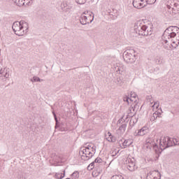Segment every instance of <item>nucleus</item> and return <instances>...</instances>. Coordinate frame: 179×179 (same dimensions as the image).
Here are the masks:
<instances>
[{"mask_svg": "<svg viewBox=\"0 0 179 179\" xmlns=\"http://www.w3.org/2000/svg\"><path fill=\"white\" fill-rule=\"evenodd\" d=\"M134 31L138 36H152V33H153V25L152 24L146 25L145 22L137 21L134 24Z\"/></svg>", "mask_w": 179, "mask_h": 179, "instance_id": "nucleus-1", "label": "nucleus"}, {"mask_svg": "<svg viewBox=\"0 0 179 179\" xmlns=\"http://www.w3.org/2000/svg\"><path fill=\"white\" fill-rule=\"evenodd\" d=\"M12 29L16 36H24L29 31V24L24 20L15 22L13 24Z\"/></svg>", "mask_w": 179, "mask_h": 179, "instance_id": "nucleus-2", "label": "nucleus"}, {"mask_svg": "<svg viewBox=\"0 0 179 179\" xmlns=\"http://www.w3.org/2000/svg\"><path fill=\"white\" fill-rule=\"evenodd\" d=\"M137 56L135 50L127 49L123 52V59L127 64H134L136 61Z\"/></svg>", "mask_w": 179, "mask_h": 179, "instance_id": "nucleus-3", "label": "nucleus"}, {"mask_svg": "<svg viewBox=\"0 0 179 179\" xmlns=\"http://www.w3.org/2000/svg\"><path fill=\"white\" fill-rule=\"evenodd\" d=\"M173 146V138L170 137H164L159 141V153H162L164 149Z\"/></svg>", "mask_w": 179, "mask_h": 179, "instance_id": "nucleus-4", "label": "nucleus"}, {"mask_svg": "<svg viewBox=\"0 0 179 179\" xmlns=\"http://www.w3.org/2000/svg\"><path fill=\"white\" fill-rule=\"evenodd\" d=\"M80 155H81L82 160H90L93 157V152L90 151L89 147H85V148H81L80 151Z\"/></svg>", "mask_w": 179, "mask_h": 179, "instance_id": "nucleus-5", "label": "nucleus"}, {"mask_svg": "<svg viewBox=\"0 0 179 179\" xmlns=\"http://www.w3.org/2000/svg\"><path fill=\"white\" fill-rule=\"evenodd\" d=\"M176 37L171 32V29L166 28L165 31H164L162 34V40L164 41V43L165 44H167L169 43V41L171 40V38H174Z\"/></svg>", "mask_w": 179, "mask_h": 179, "instance_id": "nucleus-6", "label": "nucleus"}, {"mask_svg": "<svg viewBox=\"0 0 179 179\" xmlns=\"http://www.w3.org/2000/svg\"><path fill=\"white\" fill-rule=\"evenodd\" d=\"M145 145L147 149H152V148H153V149H155L156 152L157 151V149H159V145H157V144L155 143L153 138H148L145 141Z\"/></svg>", "mask_w": 179, "mask_h": 179, "instance_id": "nucleus-7", "label": "nucleus"}, {"mask_svg": "<svg viewBox=\"0 0 179 179\" xmlns=\"http://www.w3.org/2000/svg\"><path fill=\"white\" fill-rule=\"evenodd\" d=\"M144 0H134L133 1V6L136 8V9H142V8H145L146 6V2L145 3H143Z\"/></svg>", "mask_w": 179, "mask_h": 179, "instance_id": "nucleus-8", "label": "nucleus"}, {"mask_svg": "<svg viewBox=\"0 0 179 179\" xmlns=\"http://www.w3.org/2000/svg\"><path fill=\"white\" fill-rule=\"evenodd\" d=\"M92 22H93V17L92 19L89 21V18H87V15H85V13L81 14L80 17V23H81L83 25L90 24V23H92Z\"/></svg>", "mask_w": 179, "mask_h": 179, "instance_id": "nucleus-9", "label": "nucleus"}, {"mask_svg": "<svg viewBox=\"0 0 179 179\" xmlns=\"http://www.w3.org/2000/svg\"><path fill=\"white\" fill-rule=\"evenodd\" d=\"M149 133V129L147 127H143L138 130V132L134 133L135 136H143Z\"/></svg>", "mask_w": 179, "mask_h": 179, "instance_id": "nucleus-10", "label": "nucleus"}, {"mask_svg": "<svg viewBox=\"0 0 179 179\" xmlns=\"http://www.w3.org/2000/svg\"><path fill=\"white\" fill-rule=\"evenodd\" d=\"M169 12L170 15L173 16V17H176V15H178V13H179V4H178V3H177L176 6H174L173 7H172V8H171V10H169Z\"/></svg>", "mask_w": 179, "mask_h": 179, "instance_id": "nucleus-11", "label": "nucleus"}, {"mask_svg": "<svg viewBox=\"0 0 179 179\" xmlns=\"http://www.w3.org/2000/svg\"><path fill=\"white\" fill-rule=\"evenodd\" d=\"M139 110V105L138 103H135L134 105H131L129 108L130 117H134L136 114V110Z\"/></svg>", "mask_w": 179, "mask_h": 179, "instance_id": "nucleus-12", "label": "nucleus"}, {"mask_svg": "<svg viewBox=\"0 0 179 179\" xmlns=\"http://www.w3.org/2000/svg\"><path fill=\"white\" fill-rule=\"evenodd\" d=\"M9 69L5 68L3 70L2 69L0 70V78H6V79H8V78H9Z\"/></svg>", "mask_w": 179, "mask_h": 179, "instance_id": "nucleus-13", "label": "nucleus"}, {"mask_svg": "<svg viewBox=\"0 0 179 179\" xmlns=\"http://www.w3.org/2000/svg\"><path fill=\"white\" fill-rule=\"evenodd\" d=\"M61 9L63 10V12H70L71 11V6L68 5V3L66 1H63L61 3Z\"/></svg>", "mask_w": 179, "mask_h": 179, "instance_id": "nucleus-14", "label": "nucleus"}, {"mask_svg": "<svg viewBox=\"0 0 179 179\" xmlns=\"http://www.w3.org/2000/svg\"><path fill=\"white\" fill-rule=\"evenodd\" d=\"M177 0H169L167 2L166 8L169 9V10H171V8H173V6H177Z\"/></svg>", "mask_w": 179, "mask_h": 179, "instance_id": "nucleus-15", "label": "nucleus"}, {"mask_svg": "<svg viewBox=\"0 0 179 179\" xmlns=\"http://www.w3.org/2000/svg\"><path fill=\"white\" fill-rule=\"evenodd\" d=\"M168 29H170L172 34H173V36L175 37L177 36V34L179 36V28L177 26H170L168 27Z\"/></svg>", "mask_w": 179, "mask_h": 179, "instance_id": "nucleus-16", "label": "nucleus"}, {"mask_svg": "<svg viewBox=\"0 0 179 179\" xmlns=\"http://www.w3.org/2000/svg\"><path fill=\"white\" fill-rule=\"evenodd\" d=\"M95 170L97 173V175H95L96 177L99 176V174H101L103 172V165L101 164H95Z\"/></svg>", "mask_w": 179, "mask_h": 179, "instance_id": "nucleus-17", "label": "nucleus"}, {"mask_svg": "<svg viewBox=\"0 0 179 179\" xmlns=\"http://www.w3.org/2000/svg\"><path fill=\"white\" fill-rule=\"evenodd\" d=\"M133 142L132 140L131 139H127V140H124L123 143H122V149H125L126 148H128V146H131V145H132Z\"/></svg>", "mask_w": 179, "mask_h": 179, "instance_id": "nucleus-18", "label": "nucleus"}, {"mask_svg": "<svg viewBox=\"0 0 179 179\" xmlns=\"http://www.w3.org/2000/svg\"><path fill=\"white\" fill-rule=\"evenodd\" d=\"M127 169L129 170V171H135V169H138V167H136V165H135V162L131 161L130 163H129V164H127Z\"/></svg>", "mask_w": 179, "mask_h": 179, "instance_id": "nucleus-19", "label": "nucleus"}, {"mask_svg": "<svg viewBox=\"0 0 179 179\" xmlns=\"http://www.w3.org/2000/svg\"><path fill=\"white\" fill-rule=\"evenodd\" d=\"M107 134L108 136L106 138L108 142H111L112 143H114L116 141L115 136H113V134H111L110 131H108Z\"/></svg>", "mask_w": 179, "mask_h": 179, "instance_id": "nucleus-20", "label": "nucleus"}, {"mask_svg": "<svg viewBox=\"0 0 179 179\" xmlns=\"http://www.w3.org/2000/svg\"><path fill=\"white\" fill-rule=\"evenodd\" d=\"M62 173H56L55 175V178L62 179L65 177V170L62 171Z\"/></svg>", "mask_w": 179, "mask_h": 179, "instance_id": "nucleus-21", "label": "nucleus"}, {"mask_svg": "<svg viewBox=\"0 0 179 179\" xmlns=\"http://www.w3.org/2000/svg\"><path fill=\"white\" fill-rule=\"evenodd\" d=\"M123 101L127 103V104H129V101H134V103H136V100L131 99L128 96H124L123 97Z\"/></svg>", "mask_w": 179, "mask_h": 179, "instance_id": "nucleus-22", "label": "nucleus"}, {"mask_svg": "<svg viewBox=\"0 0 179 179\" xmlns=\"http://www.w3.org/2000/svg\"><path fill=\"white\" fill-rule=\"evenodd\" d=\"M24 0H13V3L17 5V6H24Z\"/></svg>", "mask_w": 179, "mask_h": 179, "instance_id": "nucleus-23", "label": "nucleus"}, {"mask_svg": "<svg viewBox=\"0 0 179 179\" xmlns=\"http://www.w3.org/2000/svg\"><path fill=\"white\" fill-rule=\"evenodd\" d=\"M155 62L157 64V65H160L163 64V57L157 56L155 59Z\"/></svg>", "mask_w": 179, "mask_h": 179, "instance_id": "nucleus-24", "label": "nucleus"}, {"mask_svg": "<svg viewBox=\"0 0 179 179\" xmlns=\"http://www.w3.org/2000/svg\"><path fill=\"white\" fill-rule=\"evenodd\" d=\"M115 71H116L117 73H120V74L122 75V73H124V71H125V69H124V67H122V66H117V67H115Z\"/></svg>", "mask_w": 179, "mask_h": 179, "instance_id": "nucleus-25", "label": "nucleus"}, {"mask_svg": "<svg viewBox=\"0 0 179 179\" xmlns=\"http://www.w3.org/2000/svg\"><path fill=\"white\" fill-rule=\"evenodd\" d=\"M57 128H59V131L62 132H66V131H68V128L64 127V124H59V127Z\"/></svg>", "mask_w": 179, "mask_h": 179, "instance_id": "nucleus-26", "label": "nucleus"}, {"mask_svg": "<svg viewBox=\"0 0 179 179\" xmlns=\"http://www.w3.org/2000/svg\"><path fill=\"white\" fill-rule=\"evenodd\" d=\"M160 113H159V112H155L152 114V116L150 118V121H155L157 119V117H160L159 116Z\"/></svg>", "mask_w": 179, "mask_h": 179, "instance_id": "nucleus-27", "label": "nucleus"}, {"mask_svg": "<svg viewBox=\"0 0 179 179\" xmlns=\"http://www.w3.org/2000/svg\"><path fill=\"white\" fill-rule=\"evenodd\" d=\"M32 82H44L43 79L39 78L38 76H34L32 79H31Z\"/></svg>", "mask_w": 179, "mask_h": 179, "instance_id": "nucleus-28", "label": "nucleus"}, {"mask_svg": "<svg viewBox=\"0 0 179 179\" xmlns=\"http://www.w3.org/2000/svg\"><path fill=\"white\" fill-rule=\"evenodd\" d=\"M71 178L72 179H78V178H79V173L78 172V171H74L71 174Z\"/></svg>", "mask_w": 179, "mask_h": 179, "instance_id": "nucleus-29", "label": "nucleus"}, {"mask_svg": "<svg viewBox=\"0 0 179 179\" xmlns=\"http://www.w3.org/2000/svg\"><path fill=\"white\" fill-rule=\"evenodd\" d=\"M136 122H138V119L135 118V122H134V117H131V119L130 120L129 122L130 127H134Z\"/></svg>", "mask_w": 179, "mask_h": 179, "instance_id": "nucleus-30", "label": "nucleus"}, {"mask_svg": "<svg viewBox=\"0 0 179 179\" xmlns=\"http://www.w3.org/2000/svg\"><path fill=\"white\" fill-rule=\"evenodd\" d=\"M125 129H127V124H122L120 127H119V131H121L122 132H125Z\"/></svg>", "mask_w": 179, "mask_h": 179, "instance_id": "nucleus-31", "label": "nucleus"}, {"mask_svg": "<svg viewBox=\"0 0 179 179\" xmlns=\"http://www.w3.org/2000/svg\"><path fill=\"white\" fill-rule=\"evenodd\" d=\"M92 169H96V164L92 162L90 166H87V170H89L90 171Z\"/></svg>", "mask_w": 179, "mask_h": 179, "instance_id": "nucleus-32", "label": "nucleus"}, {"mask_svg": "<svg viewBox=\"0 0 179 179\" xmlns=\"http://www.w3.org/2000/svg\"><path fill=\"white\" fill-rule=\"evenodd\" d=\"M103 162V159H101V158L100 157H97L95 159V160L94 161V163L95 164H100V163Z\"/></svg>", "mask_w": 179, "mask_h": 179, "instance_id": "nucleus-33", "label": "nucleus"}, {"mask_svg": "<svg viewBox=\"0 0 179 179\" xmlns=\"http://www.w3.org/2000/svg\"><path fill=\"white\" fill-rule=\"evenodd\" d=\"M157 0H145L146 5H153L156 3Z\"/></svg>", "mask_w": 179, "mask_h": 179, "instance_id": "nucleus-34", "label": "nucleus"}, {"mask_svg": "<svg viewBox=\"0 0 179 179\" xmlns=\"http://www.w3.org/2000/svg\"><path fill=\"white\" fill-rule=\"evenodd\" d=\"M110 179H124V177L121 175H115L110 178Z\"/></svg>", "mask_w": 179, "mask_h": 179, "instance_id": "nucleus-35", "label": "nucleus"}, {"mask_svg": "<svg viewBox=\"0 0 179 179\" xmlns=\"http://www.w3.org/2000/svg\"><path fill=\"white\" fill-rule=\"evenodd\" d=\"M76 3L78 5H85L86 3V0H76Z\"/></svg>", "mask_w": 179, "mask_h": 179, "instance_id": "nucleus-36", "label": "nucleus"}, {"mask_svg": "<svg viewBox=\"0 0 179 179\" xmlns=\"http://www.w3.org/2000/svg\"><path fill=\"white\" fill-rule=\"evenodd\" d=\"M54 117H55V121L56 122L55 128L57 129V128L59 127V122L58 121V117L57 116H54Z\"/></svg>", "mask_w": 179, "mask_h": 179, "instance_id": "nucleus-37", "label": "nucleus"}, {"mask_svg": "<svg viewBox=\"0 0 179 179\" xmlns=\"http://www.w3.org/2000/svg\"><path fill=\"white\" fill-rule=\"evenodd\" d=\"M152 174H153V172H149L147 174L146 179H153L154 176Z\"/></svg>", "mask_w": 179, "mask_h": 179, "instance_id": "nucleus-38", "label": "nucleus"}, {"mask_svg": "<svg viewBox=\"0 0 179 179\" xmlns=\"http://www.w3.org/2000/svg\"><path fill=\"white\" fill-rule=\"evenodd\" d=\"M130 97V99H132L134 100V99H136L138 97V95H136L135 92H131Z\"/></svg>", "mask_w": 179, "mask_h": 179, "instance_id": "nucleus-39", "label": "nucleus"}, {"mask_svg": "<svg viewBox=\"0 0 179 179\" xmlns=\"http://www.w3.org/2000/svg\"><path fill=\"white\" fill-rule=\"evenodd\" d=\"M115 83H117V85H122V80H121V78H117L115 80Z\"/></svg>", "mask_w": 179, "mask_h": 179, "instance_id": "nucleus-40", "label": "nucleus"}, {"mask_svg": "<svg viewBox=\"0 0 179 179\" xmlns=\"http://www.w3.org/2000/svg\"><path fill=\"white\" fill-rule=\"evenodd\" d=\"M173 146H176V145H179V141L177 140V138H172Z\"/></svg>", "mask_w": 179, "mask_h": 179, "instance_id": "nucleus-41", "label": "nucleus"}, {"mask_svg": "<svg viewBox=\"0 0 179 179\" xmlns=\"http://www.w3.org/2000/svg\"><path fill=\"white\" fill-rule=\"evenodd\" d=\"M23 2H24V5H31V2H33V1L31 0H24Z\"/></svg>", "mask_w": 179, "mask_h": 179, "instance_id": "nucleus-42", "label": "nucleus"}, {"mask_svg": "<svg viewBox=\"0 0 179 179\" xmlns=\"http://www.w3.org/2000/svg\"><path fill=\"white\" fill-rule=\"evenodd\" d=\"M87 17L89 22H90V20H92V19H93V20H94V15H90Z\"/></svg>", "mask_w": 179, "mask_h": 179, "instance_id": "nucleus-43", "label": "nucleus"}, {"mask_svg": "<svg viewBox=\"0 0 179 179\" xmlns=\"http://www.w3.org/2000/svg\"><path fill=\"white\" fill-rule=\"evenodd\" d=\"M118 153H120V150L113 151V152H112V156H113V157L117 156V155H118Z\"/></svg>", "mask_w": 179, "mask_h": 179, "instance_id": "nucleus-44", "label": "nucleus"}, {"mask_svg": "<svg viewBox=\"0 0 179 179\" xmlns=\"http://www.w3.org/2000/svg\"><path fill=\"white\" fill-rule=\"evenodd\" d=\"M91 152H94V153H96V146H92L91 148Z\"/></svg>", "mask_w": 179, "mask_h": 179, "instance_id": "nucleus-45", "label": "nucleus"}, {"mask_svg": "<svg viewBox=\"0 0 179 179\" xmlns=\"http://www.w3.org/2000/svg\"><path fill=\"white\" fill-rule=\"evenodd\" d=\"M158 177H159V178L154 176L153 179H160V178L162 177V175L160 173H158Z\"/></svg>", "mask_w": 179, "mask_h": 179, "instance_id": "nucleus-46", "label": "nucleus"}, {"mask_svg": "<svg viewBox=\"0 0 179 179\" xmlns=\"http://www.w3.org/2000/svg\"><path fill=\"white\" fill-rule=\"evenodd\" d=\"M124 141H125L124 138H122L120 140H119V143H124Z\"/></svg>", "mask_w": 179, "mask_h": 179, "instance_id": "nucleus-47", "label": "nucleus"}, {"mask_svg": "<svg viewBox=\"0 0 179 179\" xmlns=\"http://www.w3.org/2000/svg\"><path fill=\"white\" fill-rule=\"evenodd\" d=\"M87 148H90V151H91L92 152V145H87Z\"/></svg>", "mask_w": 179, "mask_h": 179, "instance_id": "nucleus-48", "label": "nucleus"}, {"mask_svg": "<svg viewBox=\"0 0 179 179\" xmlns=\"http://www.w3.org/2000/svg\"><path fill=\"white\" fill-rule=\"evenodd\" d=\"M52 114H53L54 117H57V115L55 114V112L53 111Z\"/></svg>", "mask_w": 179, "mask_h": 179, "instance_id": "nucleus-49", "label": "nucleus"}, {"mask_svg": "<svg viewBox=\"0 0 179 179\" xmlns=\"http://www.w3.org/2000/svg\"><path fill=\"white\" fill-rule=\"evenodd\" d=\"M121 121H122V119H120V120H118L119 124H121Z\"/></svg>", "mask_w": 179, "mask_h": 179, "instance_id": "nucleus-50", "label": "nucleus"}, {"mask_svg": "<svg viewBox=\"0 0 179 179\" xmlns=\"http://www.w3.org/2000/svg\"><path fill=\"white\" fill-rule=\"evenodd\" d=\"M156 104H158V103L157 102H155L154 106H156Z\"/></svg>", "mask_w": 179, "mask_h": 179, "instance_id": "nucleus-51", "label": "nucleus"}, {"mask_svg": "<svg viewBox=\"0 0 179 179\" xmlns=\"http://www.w3.org/2000/svg\"><path fill=\"white\" fill-rule=\"evenodd\" d=\"M92 176H94V173H92Z\"/></svg>", "mask_w": 179, "mask_h": 179, "instance_id": "nucleus-52", "label": "nucleus"}, {"mask_svg": "<svg viewBox=\"0 0 179 179\" xmlns=\"http://www.w3.org/2000/svg\"><path fill=\"white\" fill-rule=\"evenodd\" d=\"M134 122H135V118L134 119Z\"/></svg>", "mask_w": 179, "mask_h": 179, "instance_id": "nucleus-53", "label": "nucleus"}, {"mask_svg": "<svg viewBox=\"0 0 179 179\" xmlns=\"http://www.w3.org/2000/svg\"><path fill=\"white\" fill-rule=\"evenodd\" d=\"M157 171V173H159V171Z\"/></svg>", "mask_w": 179, "mask_h": 179, "instance_id": "nucleus-54", "label": "nucleus"}, {"mask_svg": "<svg viewBox=\"0 0 179 179\" xmlns=\"http://www.w3.org/2000/svg\"><path fill=\"white\" fill-rule=\"evenodd\" d=\"M157 107H159V105L157 106Z\"/></svg>", "mask_w": 179, "mask_h": 179, "instance_id": "nucleus-55", "label": "nucleus"}]
</instances>
